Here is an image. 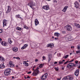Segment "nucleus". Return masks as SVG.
<instances>
[{
    "mask_svg": "<svg viewBox=\"0 0 80 80\" xmlns=\"http://www.w3.org/2000/svg\"><path fill=\"white\" fill-rule=\"evenodd\" d=\"M32 73V72L31 71H30L29 72H27L28 74H30Z\"/></svg>",
    "mask_w": 80,
    "mask_h": 80,
    "instance_id": "4c0bfd02",
    "label": "nucleus"
},
{
    "mask_svg": "<svg viewBox=\"0 0 80 80\" xmlns=\"http://www.w3.org/2000/svg\"><path fill=\"white\" fill-rule=\"evenodd\" d=\"M12 50L13 52H17V51H18V48H12Z\"/></svg>",
    "mask_w": 80,
    "mask_h": 80,
    "instance_id": "a211bd4d",
    "label": "nucleus"
},
{
    "mask_svg": "<svg viewBox=\"0 0 80 80\" xmlns=\"http://www.w3.org/2000/svg\"><path fill=\"white\" fill-rule=\"evenodd\" d=\"M52 58V54H50L48 55V62H49L50 60H51V59Z\"/></svg>",
    "mask_w": 80,
    "mask_h": 80,
    "instance_id": "f3484780",
    "label": "nucleus"
},
{
    "mask_svg": "<svg viewBox=\"0 0 80 80\" xmlns=\"http://www.w3.org/2000/svg\"><path fill=\"white\" fill-rule=\"evenodd\" d=\"M28 5L32 9H35V8L33 6H35V3L33 1H31L28 3Z\"/></svg>",
    "mask_w": 80,
    "mask_h": 80,
    "instance_id": "f257e3e1",
    "label": "nucleus"
},
{
    "mask_svg": "<svg viewBox=\"0 0 80 80\" xmlns=\"http://www.w3.org/2000/svg\"><path fill=\"white\" fill-rule=\"evenodd\" d=\"M1 43L3 46L4 47H7L8 46V43L6 42L5 41H2L1 42Z\"/></svg>",
    "mask_w": 80,
    "mask_h": 80,
    "instance_id": "423d86ee",
    "label": "nucleus"
},
{
    "mask_svg": "<svg viewBox=\"0 0 80 80\" xmlns=\"http://www.w3.org/2000/svg\"><path fill=\"white\" fill-rule=\"evenodd\" d=\"M30 78V77L28 76V77H27V78Z\"/></svg>",
    "mask_w": 80,
    "mask_h": 80,
    "instance_id": "5fc2aeb1",
    "label": "nucleus"
},
{
    "mask_svg": "<svg viewBox=\"0 0 80 80\" xmlns=\"http://www.w3.org/2000/svg\"><path fill=\"white\" fill-rule=\"evenodd\" d=\"M74 5H75V7L77 8H78V7H79V3L77 1H76L74 3Z\"/></svg>",
    "mask_w": 80,
    "mask_h": 80,
    "instance_id": "9d476101",
    "label": "nucleus"
},
{
    "mask_svg": "<svg viewBox=\"0 0 80 80\" xmlns=\"http://www.w3.org/2000/svg\"><path fill=\"white\" fill-rule=\"evenodd\" d=\"M69 64H70L71 66L72 67L73 66V65H74V64L73 63H70Z\"/></svg>",
    "mask_w": 80,
    "mask_h": 80,
    "instance_id": "473e14b6",
    "label": "nucleus"
},
{
    "mask_svg": "<svg viewBox=\"0 0 80 80\" xmlns=\"http://www.w3.org/2000/svg\"><path fill=\"white\" fill-rule=\"evenodd\" d=\"M23 64L25 65V66L28 67V63L27 61H24L23 62Z\"/></svg>",
    "mask_w": 80,
    "mask_h": 80,
    "instance_id": "aec40b11",
    "label": "nucleus"
},
{
    "mask_svg": "<svg viewBox=\"0 0 80 80\" xmlns=\"http://www.w3.org/2000/svg\"><path fill=\"white\" fill-rule=\"evenodd\" d=\"M2 11H0V16H2Z\"/></svg>",
    "mask_w": 80,
    "mask_h": 80,
    "instance_id": "58836bf2",
    "label": "nucleus"
},
{
    "mask_svg": "<svg viewBox=\"0 0 80 80\" xmlns=\"http://www.w3.org/2000/svg\"><path fill=\"white\" fill-rule=\"evenodd\" d=\"M16 18H19L20 19H21L22 20H23V18L21 17H20V15L19 14H18V15H16Z\"/></svg>",
    "mask_w": 80,
    "mask_h": 80,
    "instance_id": "ddd939ff",
    "label": "nucleus"
},
{
    "mask_svg": "<svg viewBox=\"0 0 80 80\" xmlns=\"http://www.w3.org/2000/svg\"><path fill=\"white\" fill-rule=\"evenodd\" d=\"M74 48V46H71V48Z\"/></svg>",
    "mask_w": 80,
    "mask_h": 80,
    "instance_id": "864d4df0",
    "label": "nucleus"
},
{
    "mask_svg": "<svg viewBox=\"0 0 80 80\" xmlns=\"http://www.w3.org/2000/svg\"><path fill=\"white\" fill-rule=\"evenodd\" d=\"M61 79V78H57V80H60Z\"/></svg>",
    "mask_w": 80,
    "mask_h": 80,
    "instance_id": "3c124183",
    "label": "nucleus"
},
{
    "mask_svg": "<svg viewBox=\"0 0 80 80\" xmlns=\"http://www.w3.org/2000/svg\"><path fill=\"white\" fill-rule=\"evenodd\" d=\"M24 78H25L26 79H27V78H26V77H24Z\"/></svg>",
    "mask_w": 80,
    "mask_h": 80,
    "instance_id": "338daca9",
    "label": "nucleus"
},
{
    "mask_svg": "<svg viewBox=\"0 0 80 80\" xmlns=\"http://www.w3.org/2000/svg\"><path fill=\"white\" fill-rule=\"evenodd\" d=\"M42 58H43V60H46V58H45V56H43Z\"/></svg>",
    "mask_w": 80,
    "mask_h": 80,
    "instance_id": "c9c22d12",
    "label": "nucleus"
},
{
    "mask_svg": "<svg viewBox=\"0 0 80 80\" xmlns=\"http://www.w3.org/2000/svg\"><path fill=\"white\" fill-rule=\"evenodd\" d=\"M42 8L43 9H44L45 10H49V7L48 6H44L42 7Z\"/></svg>",
    "mask_w": 80,
    "mask_h": 80,
    "instance_id": "1a4fd4ad",
    "label": "nucleus"
},
{
    "mask_svg": "<svg viewBox=\"0 0 80 80\" xmlns=\"http://www.w3.org/2000/svg\"><path fill=\"white\" fill-rule=\"evenodd\" d=\"M35 23L36 26L39 24V22H38V21L37 19H35Z\"/></svg>",
    "mask_w": 80,
    "mask_h": 80,
    "instance_id": "2eb2a0df",
    "label": "nucleus"
},
{
    "mask_svg": "<svg viewBox=\"0 0 80 80\" xmlns=\"http://www.w3.org/2000/svg\"><path fill=\"white\" fill-rule=\"evenodd\" d=\"M68 77L67 76V77H64L62 79V80H68Z\"/></svg>",
    "mask_w": 80,
    "mask_h": 80,
    "instance_id": "393cba45",
    "label": "nucleus"
},
{
    "mask_svg": "<svg viewBox=\"0 0 80 80\" xmlns=\"http://www.w3.org/2000/svg\"><path fill=\"white\" fill-rule=\"evenodd\" d=\"M47 0V1H50L51 0Z\"/></svg>",
    "mask_w": 80,
    "mask_h": 80,
    "instance_id": "0e129e2a",
    "label": "nucleus"
},
{
    "mask_svg": "<svg viewBox=\"0 0 80 80\" xmlns=\"http://www.w3.org/2000/svg\"><path fill=\"white\" fill-rule=\"evenodd\" d=\"M74 25L75 26H76L77 28H78V26H79V24L76 23H74Z\"/></svg>",
    "mask_w": 80,
    "mask_h": 80,
    "instance_id": "c756f323",
    "label": "nucleus"
},
{
    "mask_svg": "<svg viewBox=\"0 0 80 80\" xmlns=\"http://www.w3.org/2000/svg\"><path fill=\"white\" fill-rule=\"evenodd\" d=\"M60 35V34L57 33V32H55L54 33V36H56V37H58Z\"/></svg>",
    "mask_w": 80,
    "mask_h": 80,
    "instance_id": "6ab92c4d",
    "label": "nucleus"
},
{
    "mask_svg": "<svg viewBox=\"0 0 80 80\" xmlns=\"http://www.w3.org/2000/svg\"><path fill=\"white\" fill-rule=\"evenodd\" d=\"M0 60L1 61L3 62V61H4V58L0 56Z\"/></svg>",
    "mask_w": 80,
    "mask_h": 80,
    "instance_id": "cd10ccee",
    "label": "nucleus"
},
{
    "mask_svg": "<svg viewBox=\"0 0 80 80\" xmlns=\"http://www.w3.org/2000/svg\"><path fill=\"white\" fill-rule=\"evenodd\" d=\"M16 57H13V58H14L15 59V58H16Z\"/></svg>",
    "mask_w": 80,
    "mask_h": 80,
    "instance_id": "e2e57ef3",
    "label": "nucleus"
},
{
    "mask_svg": "<svg viewBox=\"0 0 80 80\" xmlns=\"http://www.w3.org/2000/svg\"><path fill=\"white\" fill-rule=\"evenodd\" d=\"M70 55H71L72 54V53H70Z\"/></svg>",
    "mask_w": 80,
    "mask_h": 80,
    "instance_id": "774afa93",
    "label": "nucleus"
},
{
    "mask_svg": "<svg viewBox=\"0 0 80 80\" xmlns=\"http://www.w3.org/2000/svg\"><path fill=\"white\" fill-rule=\"evenodd\" d=\"M8 42L10 44H11L12 43V41L11 40V38H8Z\"/></svg>",
    "mask_w": 80,
    "mask_h": 80,
    "instance_id": "b1692460",
    "label": "nucleus"
},
{
    "mask_svg": "<svg viewBox=\"0 0 80 80\" xmlns=\"http://www.w3.org/2000/svg\"><path fill=\"white\" fill-rule=\"evenodd\" d=\"M5 68V66H4L3 64L1 63L0 65V68Z\"/></svg>",
    "mask_w": 80,
    "mask_h": 80,
    "instance_id": "412c9836",
    "label": "nucleus"
},
{
    "mask_svg": "<svg viewBox=\"0 0 80 80\" xmlns=\"http://www.w3.org/2000/svg\"><path fill=\"white\" fill-rule=\"evenodd\" d=\"M16 29L17 30H19V31H21V30H22V28H19L18 27H17L16 28Z\"/></svg>",
    "mask_w": 80,
    "mask_h": 80,
    "instance_id": "a878e982",
    "label": "nucleus"
},
{
    "mask_svg": "<svg viewBox=\"0 0 80 80\" xmlns=\"http://www.w3.org/2000/svg\"><path fill=\"white\" fill-rule=\"evenodd\" d=\"M62 62H65V60H62Z\"/></svg>",
    "mask_w": 80,
    "mask_h": 80,
    "instance_id": "052dcab7",
    "label": "nucleus"
},
{
    "mask_svg": "<svg viewBox=\"0 0 80 80\" xmlns=\"http://www.w3.org/2000/svg\"><path fill=\"white\" fill-rule=\"evenodd\" d=\"M68 55H67L65 56H64L63 57V58H65V59H66V58H68Z\"/></svg>",
    "mask_w": 80,
    "mask_h": 80,
    "instance_id": "c85d7f7f",
    "label": "nucleus"
},
{
    "mask_svg": "<svg viewBox=\"0 0 80 80\" xmlns=\"http://www.w3.org/2000/svg\"><path fill=\"white\" fill-rule=\"evenodd\" d=\"M28 46V44H25L24 46L21 48L22 50H23L27 48V47Z\"/></svg>",
    "mask_w": 80,
    "mask_h": 80,
    "instance_id": "dca6fc26",
    "label": "nucleus"
},
{
    "mask_svg": "<svg viewBox=\"0 0 80 80\" xmlns=\"http://www.w3.org/2000/svg\"><path fill=\"white\" fill-rule=\"evenodd\" d=\"M3 32V29H0V33H2Z\"/></svg>",
    "mask_w": 80,
    "mask_h": 80,
    "instance_id": "72a5a7b5",
    "label": "nucleus"
},
{
    "mask_svg": "<svg viewBox=\"0 0 80 80\" xmlns=\"http://www.w3.org/2000/svg\"><path fill=\"white\" fill-rule=\"evenodd\" d=\"M24 28H26V29H27V30H28V27H27V26L26 25H24L23 26Z\"/></svg>",
    "mask_w": 80,
    "mask_h": 80,
    "instance_id": "7c9ffc66",
    "label": "nucleus"
},
{
    "mask_svg": "<svg viewBox=\"0 0 80 80\" xmlns=\"http://www.w3.org/2000/svg\"><path fill=\"white\" fill-rule=\"evenodd\" d=\"M57 62H55L54 63V64H57Z\"/></svg>",
    "mask_w": 80,
    "mask_h": 80,
    "instance_id": "de8ad7c7",
    "label": "nucleus"
},
{
    "mask_svg": "<svg viewBox=\"0 0 80 80\" xmlns=\"http://www.w3.org/2000/svg\"><path fill=\"white\" fill-rule=\"evenodd\" d=\"M38 69H39V68L38 67L37 68L35 71H34L33 73H32V75L33 76H36V75H37L38 73H38V72H39Z\"/></svg>",
    "mask_w": 80,
    "mask_h": 80,
    "instance_id": "f03ea898",
    "label": "nucleus"
},
{
    "mask_svg": "<svg viewBox=\"0 0 80 80\" xmlns=\"http://www.w3.org/2000/svg\"><path fill=\"white\" fill-rule=\"evenodd\" d=\"M78 28H80V26L79 25V26H78Z\"/></svg>",
    "mask_w": 80,
    "mask_h": 80,
    "instance_id": "603ef678",
    "label": "nucleus"
},
{
    "mask_svg": "<svg viewBox=\"0 0 80 80\" xmlns=\"http://www.w3.org/2000/svg\"><path fill=\"white\" fill-rule=\"evenodd\" d=\"M64 68H63V67L62 68V70H64Z\"/></svg>",
    "mask_w": 80,
    "mask_h": 80,
    "instance_id": "6e6d98bb",
    "label": "nucleus"
},
{
    "mask_svg": "<svg viewBox=\"0 0 80 80\" xmlns=\"http://www.w3.org/2000/svg\"><path fill=\"white\" fill-rule=\"evenodd\" d=\"M11 70L10 68H8L6 69L4 72V73L5 75H8L10 73Z\"/></svg>",
    "mask_w": 80,
    "mask_h": 80,
    "instance_id": "39448f33",
    "label": "nucleus"
},
{
    "mask_svg": "<svg viewBox=\"0 0 80 80\" xmlns=\"http://www.w3.org/2000/svg\"><path fill=\"white\" fill-rule=\"evenodd\" d=\"M9 65L11 67H14V65L13 64V62L12 61H10L9 62Z\"/></svg>",
    "mask_w": 80,
    "mask_h": 80,
    "instance_id": "f8f14e48",
    "label": "nucleus"
},
{
    "mask_svg": "<svg viewBox=\"0 0 80 80\" xmlns=\"http://www.w3.org/2000/svg\"><path fill=\"white\" fill-rule=\"evenodd\" d=\"M59 64H61V62H59Z\"/></svg>",
    "mask_w": 80,
    "mask_h": 80,
    "instance_id": "680f3d73",
    "label": "nucleus"
},
{
    "mask_svg": "<svg viewBox=\"0 0 80 80\" xmlns=\"http://www.w3.org/2000/svg\"><path fill=\"white\" fill-rule=\"evenodd\" d=\"M52 46H53V43H49L48 44L47 47H51V48H52Z\"/></svg>",
    "mask_w": 80,
    "mask_h": 80,
    "instance_id": "5701e85b",
    "label": "nucleus"
},
{
    "mask_svg": "<svg viewBox=\"0 0 80 80\" xmlns=\"http://www.w3.org/2000/svg\"><path fill=\"white\" fill-rule=\"evenodd\" d=\"M44 65V64H41L39 65V67L40 68H42L43 67V66Z\"/></svg>",
    "mask_w": 80,
    "mask_h": 80,
    "instance_id": "2f4dec72",
    "label": "nucleus"
},
{
    "mask_svg": "<svg viewBox=\"0 0 80 80\" xmlns=\"http://www.w3.org/2000/svg\"><path fill=\"white\" fill-rule=\"evenodd\" d=\"M58 39V38H55V40H57Z\"/></svg>",
    "mask_w": 80,
    "mask_h": 80,
    "instance_id": "09e8293b",
    "label": "nucleus"
},
{
    "mask_svg": "<svg viewBox=\"0 0 80 80\" xmlns=\"http://www.w3.org/2000/svg\"><path fill=\"white\" fill-rule=\"evenodd\" d=\"M68 61H67L65 63H64V64L65 65V64H67V63H68Z\"/></svg>",
    "mask_w": 80,
    "mask_h": 80,
    "instance_id": "ea45409f",
    "label": "nucleus"
},
{
    "mask_svg": "<svg viewBox=\"0 0 80 80\" xmlns=\"http://www.w3.org/2000/svg\"><path fill=\"white\" fill-rule=\"evenodd\" d=\"M68 6H65L63 9L62 10V12H65L66 11H67V8H68Z\"/></svg>",
    "mask_w": 80,
    "mask_h": 80,
    "instance_id": "9b49d317",
    "label": "nucleus"
},
{
    "mask_svg": "<svg viewBox=\"0 0 80 80\" xmlns=\"http://www.w3.org/2000/svg\"><path fill=\"white\" fill-rule=\"evenodd\" d=\"M73 60H74L72 59L71 61H69V63H70V62H73Z\"/></svg>",
    "mask_w": 80,
    "mask_h": 80,
    "instance_id": "c03bdc74",
    "label": "nucleus"
},
{
    "mask_svg": "<svg viewBox=\"0 0 80 80\" xmlns=\"http://www.w3.org/2000/svg\"><path fill=\"white\" fill-rule=\"evenodd\" d=\"M65 28L68 31H71L72 30V26L68 24L65 27Z\"/></svg>",
    "mask_w": 80,
    "mask_h": 80,
    "instance_id": "20e7f679",
    "label": "nucleus"
},
{
    "mask_svg": "<svg viewBox=\"0 0 80 80\" xmlns=\"http://www.w3.org/2000/svg\"><path fill=\"white\" fill-rule=\"evenodd\" d=\"M7 20L4 19L3 20V27H4L5 26H7Z\"/></svg>",
    "mask_w": 80,
    "mask_h": 80,
    "instance_id": "6e6552de",
    "label": "nucleus"
},
{
    "mask_svg": "<svg viewBox=\"0 0 80 80\" xmlns=\"http://www.w3.org/2000/svg\"><path fill=\"white\" fill-rule=\"evenodd\" d=\"M61 64H62V63H63V62H61Z\"/></svg>",
    "mask_w": 80,
    "mask_h": 80,
    "instance_id": "13d9d810",
    "label": "nucleus"
},
{
    "mask_svg": "<svg viewBox=\"0 0 80 80\" xmlns=\"http://www.w3.org/2000/svg\"><path fill=\"white\" fill-rule=\"evenodd\" d=\"M79 73V69H77L76 70V72H75V75L76 76H78Z\"/></svg>",
    "mask_w": 80,
    "mask_h": 80,
    "instance_id": "4468645a",
    "label": "nucleus"
},
{
    "mask_svg": "<svg viewBox=\"0 0 80 80\" xmlns=\"http://www.w3.org/2000/svg\"><path fill=\"white\" fill-rule=\"evenodd\" d=\"M52 38H54V37L53 36H52Z\"/></svg>",
    "mask_w": 80,
    "mask_h": 80,
    "instance_id": "69168bd1",
    "label": "nucleus"
},
{
    "mask_svg": "<svg viewBox=\"0 0 80 80\" xmlns=\"http://www.w3.org/2000/svg\"><path fill=\"white\" fill-rule=\"evenodd\" d=\"M0 41H2V38H0Z\"/></svg>",
    "mask_w": 80,
    "mask_h": 80,
    "instance_id": "4d7b16f0",
    "label": "nucleus"
},
{
    "mask_svg": "<svg viewBox=\"0 0 80 80\" xmlns=\"http://www.w3.org/2000/svg\"><path fill=\"white\" fill-rule=\"evenodd\" d=\"M12 78H14V77L13 76L12 77Z\"/></svg>",
    "mask_w": 80,
    "mask_h": 80,
    "instance_id": "bf43d9fd",
    "label": "nucleus"
},
{
    "mask_svg": "<svg viewBox=\"0 0 80 80\" xmlns=\"http://www.w3.org/2000/svg\"><path fill=\"white\" fill-rule=\"evenodd\" d=\"M48 76V73H45L41 77V80H45L47 79V77Z\"/></svg>",
    "mask_w": 80,
    "mask_h": 80,
    "instance_id": "7ed1b4c3",
    "label": "nucleus"
},
{
    "mask_svg": "<svg viewBox=\"0 0 80 80\" xmlns=\"http://www.w3.org/2000/svg\"><path fill=\"white\" fill-rule=\"evenodd\" d=\"M75 63H76V64H77V63H78V61H76L75 62Z\"/></svg>",
    "mask_w": 80,
    "mask_h": 80,
    "instance_id": "8fccbe9b",
    "label": "nucleus"
},
{
    "mask_svg": "<svg viewBox=\"0 0 80 80\" xmlns=\"http://www.w3.org/2000/svg\"><path fill=\"white\" fill-rule=\"evenodd\" d=\"M77 64H76L75 65H74V67H76V66H77Z\"/></svg>",
    "mask_w": 80,
    "mask_h": 80,
    "instance_id": "a18cd8bd",
    "label": "nucleus"
},
{
    "mask_svg": "<svg viewBox=\"0 0 80 80\" xmlns=\"http://www.w3.org/2000/svg\"><path fill=\"white\" fill-rule=\"evenodd\" d=\"M17 58V59H18L19 60H20V58L19 57H17V58H15V59H16Z\"/></svg>",
    "mask_w": 80,
    "mask_h": 80,
    "instance_id": "a19ab883",
    "label": "nucleus"
},
{
    "mask_svg": "<svg viewBox=\"0 0 80 80\" xmlns=\"http://www.w3.org/2000/svg\"><path fill=\"white\" fill-rule=\"evenodd\" d=\"M78 50H80V45H79L78 47Z\"/></svg>",
    "mask_w": 80,
    "mask_h": 80,
    "instance_id": "e433bc0d",
    "label": "nucleus"
},
{
    "mask_svg": "<svg viewBox=\"0 0 80 80\" xmlns=\"http://www.w3.org/2000/svg\"><path fill=\"white\" fill-rule=\"evenodd\" d=\"M10 12H11V7H10V6H8V9L6 13H9Z\"/></svg>",
    "mask_w": 80,
    "mask_h": 80,
    "instance_id": "0eeeda50",
    "label": "nucleus"
},
{
    "mask_svg": "<svg viewBox=\"0 0 80 80\" xmlns=\"http://www.w3.org/2000/svg\"><path fill=\"white\" fill-rule=\"evenodd\" d=\"M55 70H56V71H58V68H56Z\"/></svg>",
    "mask_w": 80,
    "mask_h": 80,
    "instance_id": "49530a36",
    "label": "nucleus"
},
{
    "mask_svg": "<svg viewBox=\"0 0 80 80\" xmlns=\"http://www.w3.org/2000/svg\"><path fill=\"white\" fill-rule=\"evenodd\" d=\"M67 68H72L70 64H69L67 66Z\"/></svg>",
    "mask_w": 80,
    "mask_h": 80,
    "instance_id": "bb28decb",
    "label": "nucleus"
},
{
    "mask_svg": "<svg viewBox=\"0 0 80 80\" xmlns=\"http://www.w3.org/2000/svg\"><path fill=\"white\" fill-rule=\"evenodd\" d=\"M38 59H36L35 60V62H38Z\"/></svg>",
    "mask_w": 80,
    "mask_h": 80,
    "instance_id": "79ce46f5",
    "label": "nucleus"
},
{
    "mask_svg": "<svg viewBox=\"0 0 80 80\" xmlns=\"http://www.w3.org/2000/svg\"><path fill=\"white\" fill-rule=\"evenodd\" d=\"M68 77V79H69L70 80H73V77L72 76H69Z\"/></svg>",
    "mask_w": 80,
    "mask_h": 80,
    "instance_id": "4be33fe9",
    "label": "nucleus"
},
{
    "mask_svg": "<svg viewBox=\"0 0 80 80\" xmlns=\"http://www.w3.org/2000/svg\"><path fill=\"white\" fill-rule=\"evenodd\" d=\"M65 33H66L65 31H63L62 32V34H65Z\"/></svg>",
    "mask_w": 80,
    "mask_h": 80,
    "instance_id": "f704fd0d",
    "label": "nucleus"
},
{
    "mask_svg": "<svg viewBox=\"0 0 80 80\" xmlns=\"http://www.w3.org/2000/svg\"><path fill=\"white\" fill-rule=\"evenodd\" d=\"M54 2H56V3L57 2V1L56 0H53Z\"/></svg>",
    "mask_w": 80,
    "mask_h": 80,
    "instance_id": "37998d69",
    "label": "nucleus"
}]
</instances>
